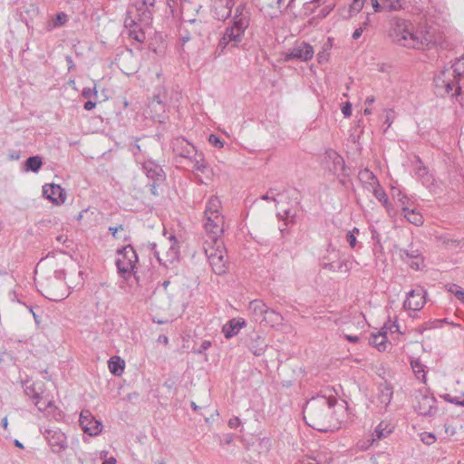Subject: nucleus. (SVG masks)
<instances>
[{
    "mask_svg": "<svg viewBox=\"0 0 464 464\" xmlns=\"http://www.w3.org/2000/svg\"><path fill=\"white\" fill-rule=\"evenodd\" d=\"M359 179L367 185L368 188L371 187L374 188L375 186L380 185L377 177L368 169H364L359 172Z\"/></svg>",
    "mask_w": 464,
    "mask_h": 464,
    "instance_id": "c85d7f7f",
    "label": "nucleus"
},
{
    "mask_svg": "<svg viewBox=\"0 0 464 464\" xmlns=\"http://www.w3.org/2000/svg\"><path fill=\"white\" fill-rule=\"evenodd\" d=\"M393 426L391 425L390 423H385L382 421L375 428L373 436L376 437L378 440L384 439L393 431Z\"/></svg>",
    "mask_w": 464,
    "mask_h": 464,
    "instance_id": "473e14b6",
    "label": "nucleus"
},
{
    "mask_svg": "<svg viewBox=\"0 0 464 464\" xmlns=\"http://www.w3.org/2000/svg\"><path fill=\"white\" fill-rule=\"evenodd\" d=\"M414 396L416 401L414 409L418 414L429 417L436 414L438 411L436 406L437 400L433 394L430 393L429 388L422 387L417 390Z\"/></svg>",
    "mask_w": 464,
    "mask_h": 464,
    "instance_id": "0eeeda50",
    "label": "nucleus"
},
{
    "mask_svg": "<svg viewBox=\"0 0 464 464\" xmlns=\"http://www.w3.org/2000/svg\"><path fill=\"white\" fill-rule=\"evenodd\" d=\"M353 261L342 260L336 264L337 272L348 273L352 269Z\"/></svg>",
    "mask_w": 464,
    "mask_h": 464,
    "instance_id": "49530a36",
    "label": "nucleus"
},
{
    "mask_svg": "<svg viewBox=\"0 0 464 464\" xmlns=\"http://www.w3.org/2000/svg\"><path fill=\"white\" fill-rule=\"evenodd\" d=\"M43 196L54 205L64 203L66 198L65 190L56 184H45L43 186Z\"/></svg>",
    "mask_w": 464,
    "mask_h": 464,
    "instance_id": "f3484780",
    "label": "nucleus"
},
{
    "mask_svg": "<svg viewBox=\"0 0 464 464\" xmlns=\"http://www.w3.org/2000/svg\"><path fill=\"white\" fill-rule=\"evenodd\" d=\"M420 436V440L426 445H431L436 441V437L431 432H422Z\"/></svg>",
    "mask_w": 464,
    "mask_h": 464,
    "instance_id": "8fccbe9b",
    "label": "nucleus"
},
{
    "mask_svg": "<svg viewBox=\"0 0 464 464\" xmlns=\"http://www.w3.org/2000/svg\"><path fill=\"white\" fill-rule=\"evenodd\" d=\"M281 193L282 192L276 188H270L266 194L260 197V198L265 201H273L276 204H278L276 197L281 195Z\"/></svg>",
    "mask_w": 464,
    "mask_h": 464,
    "instance_id": "a19ab883",
    "label": "nucleus"
},
{
    "mask_svg": "<svg viewBox=\"0 0 464 464\" xmlns=\"http://www.w3.org/2000/svg\"><path fill=\"white\" fill-rule=\"evenodd\" d=\"M82 96L85 99H90L91 97L92 96H97V91H96V88H90V87H86V88H83L82 92Z\"/></svg>",
    "mask_w": 464,
    "mask_h": 464,
    "instance_id": "5fc2aeb1",
    "label": "nucleus"
},
{
    "mask_svg": "<svg viewBox=\"0 0 464 464\" xmlns=\"http://www.w3.org/2000/svg\"><path fill=\"white\" fill-rule=\"evenodd\" d=\"M65 276L66 273L63 269L55 270L53 272V276L52 277H49L48 279L52 280V283H54L57 285V287L59 289L64 290L65 288Z\"/></svg>",
    "mask_w": 464,
    "mask_h": 464,
    "instance_id": "4c0bfd02",
    "label": "nucleus"
},
{
    "mask_svg": "<svg viewBox=\"0 0 464 464\" xmlns=\"http://www.w3.org/2000/svg\"><path fill=\"white\" fill-rule=\"evenodd\" d=\"M224 4H222V6L225 7L224 12L222 13H217V18L218 20H226L231 15L232 7L235 5L234 0H223Z\"/></svg>",
    "mask_w": 464,
    "mask_h": 464,
    "instance_id": "ea45409f",
    "label": "nucleus"
},
{
    "mask_svg": "<svg viewBox=\"0 0 464 464\" xmlns=\"http://www.w3.org/2000/svg\"><path fill=\"white\" fill-rule=\"evenodd\" d=\"M246 29L247 27H246L244 23L239 24V25L232 23L230 26H227L218 44L216 49L217 55H221L228 49L238 47Z\"/></svg>",
    "mask_w": 464,
    "mask_h": 464,
    "instance_id": "39448f33",
    "label": "nucleus"
},
{
    "mask_svg": "<svg viewBox=\"0 0 464 464\" xmlns=\"http://www.w3.org/2000/svg\"><path fill=\"white\" fill-rule=\"evenodd\" d=\"M413 24L410 20L393 16L390 20L389 37L393 43L410 48L413 38Z\"/></svg>",
    "mask_w": 464,
    "mask_h": 464,
    "instance_id": "20e7f679",
    "label": "nucleus"
},
{
    "mask_svg": "<svg viewBox=\"0 0 464 464\" xmlns=\"http://www.w3.org/2000/svg\"><path fill=\"white\" fill-rule=\"evenodd\" d=\"M342 113L345 118L350 117L352 115V104L349 102H346L342 106Z\"/></svg>",
    "mask_w": 464,
    "mask_h": 464,
    "instance_id": "4d7b16f0",
    "label": "nucleus"
},
{
    "mask_svg": "<svg viewBox=\"0 0 464 464\" xmlns=\"http://www.w3.org/2000/svg\"><path fill=\"white\" fill-rule=\"evenodd\" d=\"M435 44V40L433 36L426 32L422 35H419L417 33H414L413 38L411 42L410 48L413 49H424L430 48Z\"/></svg>",
    "mask_w": 464,
    "mask_h": 464,
    "instance_id": "5701e85b",
    "label": "nucleus"
},
{
    "mask_svg": "<svg viewBox=\"0 0 464 464\" xmlns=\"http://www.w3.org/2000/svg\"><path fill=\"white\" fill-rule=\"evenodd\" d=\"M426 295L427 292L422 287L409 291L403 303V308L413 312L421 310L426 304Z\"/></svg>",
    "mask_w": 464,
    "mask_h": 464,
    "instance_id": "4468645a",
    "label": "nucleus"
},
{
    "mask_svg": "<svg viewBox=\"0 0 464 464\" xmlns=\"http://www.w3.org/2000/svg\"><path fill=\"white\" fill-rule=\"evenodd\" d=\"M364 0H353L350 5V12L359 13L363 7Z\"/></svg>",
    "mask_w": 464,
    "mask_h": 464,
    "instance_id": "3c124183",
    "label": "nucleus"
},
{
    "mask_svg": "<svg viewBox=\"0 0 464 464\" xmlns=\"http://www.w3.org/2000/svg\"><path fill=\"white\" fill-rule=\"evenodd\" d=\"M334 3H330V4L325 5L319 11L318 16L321 17V18L326 17L330 14V12L334 9Z\"/></svg>",
    "mask_w": 464,
    "mask_h": 464,
    "instance_id": "864d4df0",
    "label": "nucleus"
},
{
    "mask_svg": "<svg viewBox=\"0 0 464 464\" xmlns=\"http://www.w3.org/2000/svg\"><path fill=\"white\" fill-rule=\"evenodd\" d=\"M422 266H423V258L421 257V256H420L419 260H415V259L410 260V266L416 271L420 270Z\"/></svg>",
    "mask_w": 464,
    "mask_h": 464,
    "instance_id": "6e6d98bb",
    "label": "nucleus"
},
{
    "mask_svg": "<svg viewBox=\"0 0 464 464\" xmlns=\"http://www.w3.org/2000/svg\"><path fill=\"white\" fill-rule=\"evenodd\" d=\"M164 182H156L155 181H149L147 184V187L150 188V192L154 197H159L160 195V192L159 190V188L163 184Z\"/></svg>",
    "mask_w": 464,
    "mask_h": 464,
    "instance_id": "09e8293b",
    "label": "nucleus"
},
{
    "mask_svg": "<svg viewBox=\"0 0 464 464\" xmlns=\"http://www.w3.org/2000/svg\"><path fill=\"white\" fill-rule=\"evenodd\" d=\"M344 339L348 341L349 343H356L359 342L360 338L357 335H352V334H344Z\"/></svg>",
    "mask_w": 464,
    "mask_h": 464,
    "instance_id": "338daca9",
    "label": "nucleus"
},
{
    "mask_svg": "<svg viewBox=\"0 0 464 464\" xmlns=\"http://www.w3.org/2000/svg\"><path fill=\"white\" fill-rule=\"evenodd\" d=\"M150 6L143 5L141 4L140 6H138L135 10L134 16H136L139 24L140 25L142 31L145 32V29L149 27L152 22V11L150 9Z\"/></svg>",
    "mask_w": 464,
    "mask_h": 464,
    "instance_id": "6ab92c4d",
    "label": "nucleus"
},
{
    "mask_svg": "<svg viewBox=\"0 0 464 464\" xmlns=\"http://www.w3.org/2000/svg\"><path fill=\"white\" fill-rule=\"evenodd\" d=\"M246 24V27L249 25V12L246 8L245 4H240L235 10V14L232 18V23L239 25V23Z\"/></svg>",
    "mask_w": 464,
    "mask_h": 464,
    "instance_id": "bb28decb",
    "label": "nucleus"
},
{
    "mask_svg": "<svg viewBox=\"0 0 464 464\" xmlns=\"http://www.w3.org/2000/svg\"><path fill=\"white\" fill-rule=\"evenodd\" d=\"M43 160L40 156H31L24 161V169L37 173L42 168Z\"/></svg>",
    "mask_w": 464,
    "mask_h": 464,
    "instance_id": "2f4dec72",
    "label": "nucleus"
},
{
    "mask_svg": "<svg viewBox=\"0 0 464 464\" xmlns=\"http://www.w3.org/2000/svg\"><path fill=\"white\" fill-rule=\"evenodd\" d=\"M23 388L26 396L34 400V405L38 408V410L43 411L44 409L40 406L41 395L35 391L34 385L29 384L28 382H25L23 383Z\"/></svg>",
    "mask_w": 464,
    "mask_h": 464,
    "instance_id": "72a5a7b5",
    "label": "nucleus"
},
{
    "mask_svg": "<svg viewBox=\"0 0 464 464\" xmlns=\"http://www.w3.org/2000/svg\"><path fill=\"white\" fill-rule=\"evenodd\" d=\"M443 398L444 401L450 402V403H453L455 405H459L460 406V402L461 401H459L458 398L456 397H451L450 394H444L441 396Z\"/></svg>",
    "mask_w": 464,
    "mask_h": 464,
    "instance_id": "13d9d810",
    "label": "nucleus"
},
{
    "mask_svg": "<svg viewBox=\"0 0 464 464\" xmlns=\"http://www.w3.org/2000/svg\"><path fill=\"white\" fill-rule=\"evenodd\" d=\"M171 148L176 155V162L181 163V159H186L193 164V168L201 172L206 173L209 168L206 162L204 155L198 152L196 148L183 137H177L171 141Z\"/></svg>",
    "mask_w": 464,
    "mask_h": 464,
    "instance_id": "f03ea898",
    "label": "nucleus"
},
{
    "mask_svg": "<svg viewBox=\"0 0 464 464\" xmlns=\"http://www.w3.org/2000/svg\"><path fill=\"white\" fill-rule=\"evenodd\" d=\"M208 141L211 145H213L216 148H222L224 146L222 140L215 134L209 135Z\"/></svg>",
    "mask_w": 464,
    "mask_h": 464,
    "instance_id": "603ef678",
    "label": "nucleus"
},
{
    "mask_svg": "<svg viewBox=\"0 0 464 464\" xmlns=\"http://www.w3.org/2000/svg\"><path fill=\"white\" fill-rule=\"evenodd\" d=\"M68 21V15L63 13H58L53 20V27H60L64 25Z\"/></svg>",
    "mask_w": 464,
    "mask_h": 464,
    "instance_id": "c03bdc74",
    "label": "nucleus"
},
{
    "mask_svg": "<svg viewBox=\"0 0 464 464\" xmlns=\"http://www.w3.org/2000/svg\"><path fill=\"white\" fill-rule=\"evenodd\" d=\"M138 261V255L131 245L117 249L115 261L117 272L125 280H129L133 276L136 281L139 282L135 271Z\"/></svg>",
    "mask_w": 464,
    "mask_h": 464,
    "instance_id": "7ed1b4c3",
    "label": "nucleus"
},
{
    "mask_svg": "<svg viewBox=\"0 0 464 464\" xmlns=\"http://www.w3.org/2000/svg\"><path fill=\"white\" fill-rule=\"evenodd\" d=\"M42 286V295L53 302H60L67 297L66 289L62 290L57 287V285L52 283V280L46 278L44 283L41 284Z\"/></svg>",
    "mask_w": 464,
    "mask_h": 464,
    "instance_id": "a211bd4d",
    "label": "nucleus"
},
{
    "mask_svg": "<svg viewBox=\"0 0 464 464\" xmlns=\"http://www.w3.org/2000/svg\"><path fill=\"white\" fill-rule=\"evenodd\" d=\"M450 72L451 76L454 78L461 79V77L464 75V57L461 56L459 58H457L453 64L451 65Z\"/></svg>",
    "mask_w": 464,
    "mask_h": 464,
    "instance_id": "e433bc0d",
    "label": "nucleus"
},
{
    "mask_svg": "<svg viewBox=\"0 0 464 464\" xmlns=\"http://www.w3.org/2000/svg\"><path fill=\"white\" fill-rule=\"evenodd\" d=\"M372 193L374 197L382 203V205H388L389 199L388 197L384 191V189L381 187V185L375 186L374 188H372Z\"/></svg>",
    "mask_w": 464,
    "mask_h": 464,
    "instance_id": "79ce46f5",
    "label": "nucleus"
},
{
    "mask_svg": "<svg viewBox=\"0 0 464 464\" xmlns=\"http://www.w3.org/2000/svg\"><path fill=\"white\" fill-rule=\"evenodd\" d=\"M247 347L254 355L261 356L265 353L267 344L262 336L255 334L254 336H251L247 341Z\"/></svg>",
    "mask_w": 464,
    "mask_h": 464,
    "instance_id": "4be33fe9",
    "label": "nucleus"
},
{
    "mask_svg": "<svg viewBox=\"0 0 464 464\" xmlns=\"http://www.w3.org/2000/svg\"><path fill=\"white\" fill-rule=\"evenodd\" d=\"M359 234V228L353 227V230L348 231L346 235V241L352 248H355L357 245L356 235Z\"/></svg>",
    "mask_w": 464,
    "mask_h": 464,
    "instance_id": "37998d69",
    "label": "nucleus"
},
{
    "mask_svg": "<svg viewBox=\"0 0 464 464\" xmlns=\"http://www.w3.org/2000/svg\"><path fill=\"white\" fill-rule=\"evenodd\" d=\"M411 368L413 372L415 373L416 377L420 380L422 383L427 382V376L425 372V365H423L419 360L412 361L411 362Z\"/></svg>",
    "mask_w": 464,
    "mask_h": 464,
    "instance_id": "f704fd0d",
    "label": "nucleus"
},
{
    "mask_svg": "<svg viewBox=\"0 0 464 464\" xmlns=\"http://www.w3.org/2000/svg\"><path fill=\"white\" fill-rule=\"evenodd\" d=\"M106 451L101 452V458L104 459L102 464H116V459L114 457L106 458Z\"/></svg>",
    "mask_w": 464,
    "mask_h": 464,
    "instance_id": "bf43d9fd",
    "label": "nucleus"
},
{
    "mask_svg": "<svg viewBox=\"0 0 464 464\" xmlns=\"http://www.w3.org/2000/svg\"><path fill=\"white\" fill-rule=\"evenodd\" d=\"M322 267L324 269H328L330 271H334V272H336V265L334 264V262H327V263H323L322 264Z\"/></svg>",
    "mask_w": 464,
    "mask_h": 464,
    "instance_id": "0e129e2a",
    "label": "nucleus"
},
{
    "mask_svg": "<svg viewBox=\"0 0 464 464\" xmlns=\"http://www.w3.org/2000/svg\"><path fill=\"white\" fill-rule=\"evenodd\" d=\"M169 240L173 243L171 244L168 255L170 256L171 259H176L179 256V247L176 246L177 239L175 236H170Z\"/></svg>",
    "mask_w": 464,
    "mask_h": 464,
    "instance_id": "a18cd8bd",
    "label": "nucleus"
},
{
    "mask_svg": "<svg viewBox=\"0 0 464 464\" xmlns=\"http://www.w3.org/2000/svg\"><path fill=\"white\" fill-rule=\"evenodd\" d=\"M184 21L191 26L190 32L195 35L201 36L208 31L207 23L203 22L201 19L190 18Z\"/></svg>",
    "mask_w": 464,
    "mask_h": 464,
    "instance_id": "cd10ccee",
    "label": "nucleus"
},
{
    "mask_svg": "<svg viewBox=\"0 0 464 464\" xmlns=\"http://www.w3.org/2000/svg\"><path fill=\"white\" fill-rule=\"evenodd\" d=\"M42 433L44 435V438L53 452L60 453L67 449V438L60 430L45 429Z\"/></svg>",
    "mask_w": 464,
    "mask_h": 464,
    "instance_id": "ddd939ff",
    "label": "nucleus"
},
{
    "mask_svg": "<svg viewBox=\"0 0 464 464\" xmlns=\"http://www.w3.org/2000/svg\"><path fill=\"white\" fill-rule=\"evenodd\" d=\"M404 218L414 226H421L424 222L422 215L416 209H410V208H403Z\"/></svg>",
    "mask_w": 464,
    "mask_h": 464,
    "instance_id": "c756f323",
    "label": "nucleus"
},
{
    "mask_svg": "<svg viewBox=\"0 0 464 464\" xmlns=\"http://www.w3.org/2000/svg\"><path fill=\"white\" fill-rule=\"evenodd\" d=\"M220 207V201L217 197H211L207 203L206 208H205V217L208 216H214L215 214H220L219 208Z\"/></svg>",
    "mask_w": 464,
    "mask_h": 464,
    "instance_id": "c9c22d12",
    "label": "nucleus"
},
{
    "mask_svg": "<svg viewBox=\"0 0 464 464\" xmlns=\"http://www.w3.org/2000/svg\"><path fill=\"white\" fill-rule=\"evenodd\" d=\"M371 234H372V239L375 242V244L380 245L381 244V236L377 232V230L375 228H372Z\"/></svg>",
    "mask_w": 464,
    "mask_h": 464,
    "instance_id": "e2e57ef3",
    "label": "nucleus"
},
{
    "mask_svg": "<svg viewBox=\"0 0 464 464\" xmlns=\"http://www.w3.org/2000/svg\"><path fill=\"white\" fill-rule=\"evenodd\" d=\"M246 325L243 318H233L225 324L222 327V333L227 339L236 336L240 329Z\"/></svg>",
    "mask_w": 464,
    "mask_h": 464,
    "instance_id": "aec40b11",
    "label": "nucleus"
},
{
    "mask_svg": "<svg viewBox=\"0 0 464 464\" xmlns=\"http://www.w3.org/2000/svg\"><path fill=\"white\" fill-rule=\"evenodd\" d=\"M204 251L214 273L217 275L225 274L227 270V261L223 241L209 243L208 240H206L204 243Z\"/></svg>",
    "mask_w": 464,
    "mask_h": 464,
    "instance_id": "423d86ee",
    "label": "nucleus"
},
{
    "mask_svg": "<svg viewBox=\"0 0 464 464\" xmlns=\"http://www.w3.org/2000/svg\"><path fill=\"white\" fill-rule=\"evenodd\" d=\"M394 198H397L398 199V202L401 208V210L403 211V208H409L408 205H409V202H410V198L401 193V190H398V193L397 195H393Z\"/></svg>",
    "mask_w": 464,
    "mask_h": 464,
    "instance_id": "de8ad7c7",
    "label": "nucleus"
},
{
    "mask_svg": "<svg viewBox=\"0 0 464 464\" xmlns=\"http://www.w3.org/2000/svg\"><path fill=\"white\" fill-rule=\"evenodd\" d=\"M325 154L326 158L332 162L330 171L336 175L340 182L344 185V179L350 176V171L343 158L334 150H327Z\"/></svg>",
    "mask_w": 464,
    "mask_h": 464,
    "instance_id": "9b49d317",
    "label": "nucleus"
},
{
    "mask_svg": "<svg viewBox=\"0 0 464 464\" xmlns=\"http://www.w3.org/2000/svg\"><path fill=\"white\" fill-rule=\"evenodd\" d=\"M79 423L84 433L90 436L99 435L103 428L102 421L96 420L89 410H82L81 411Z\"/></svg>",
    "mask_w": 464,
    "mask_h": 464,
    "instance_id": "f8f14e48",
    "label": "nucleus"
},
{
    "mask_svg": "<svg viewBox=\"0 0 464 464\" xmlns=\"http://www.w3.org/2000/svg\"><path fill=\"white\" fill-rule=\"evenodd\" d=\"M108 363L110 372L114 376H121L122 374L125 366L124 360L121 359L119 356H114L109 360Z\"/></svg>",
    "mask_w": 464,
    "mask_h": 464,
    "instance_id": "7c9ffc66",
    "label": "nucleus"
},
{
    "mask_svg": "<svg viewBox=\"0 0 464 464\" xmlns=\"http://www.w3.org/2000/svg\"><path fill=\"white\" fill-rule=\"evenodd\" d=\"M249 311L256 322L262 324L266 316L268 306L262 300L256 299L249 303Z\"/></svg>",
    "mask_w": 464,
    "mask_h": 464,
    "instance_id": "412c9836",
    "label": "nucleus"
},
{
    "mask_svg": "<svg viewBox=\"0 0 464 464\" xmlns=\"http://www.w3.org/2000/svg\"><path fill=\"white\" fill-rule=\"evenodd\" d=\"M283 322L284 317L281 315V314L268 307L263 323H265L266 325H269L271 327H278L283 325Z\"/></svg>",
    "mask_w": 464,
    "mask_h": 464,
    "instance_id": "393cba45",
    "label": "nucleus"
},
{
    "mask_svg": "<svg viewBox=\"0 0 464 464\" xmlns=\"http://www.w3.org/2000/svg\"><path fill=\"white\" fill-rule=\"evenodd\" d=\"M392 395L393 389L392 384L385 381L378 385V400L385 407L391 403Z\"/></svg>",
    "mask_w": 464,
    "mask_h": 464,
    "instance_id": "b1692460",
    "label": "nucleus"
},
{
    "mask_svg": "<svg viewBox=\"0 0 464 464\" xmlns=\"http://www.w3.org/2000/svg\"><path fill=\"white\" fill-rule=\"evenodd\" d=\"M372 6L374 10V12L379 13L382 12L383 9V3L380 4L379 0H371Z\"/></svg>",
    "mask_w": 464,
    "mask_h": 464,
    "instance_id": "052dcab7",
    "label": "nucleus"
},
{
    "mask_svg": "<svg viewBox=\"0 0 464 464\" xmlns=\"http://www.w3.org/2000/svg\"><path fill=\"white\" fill-rule=\"evenodd\" d=\"M241 421L238 417H233L228 420V426L232 429H236L240 425Z\"/></svg>",
    "mask_w": 464,
    "mask_h": 464,
    "instance_id": "680f3d73",
    "label": "nucleus"
},
{
    "mask_svg": "<svg viewBox=\"0 0 464 464\" xmlns=\"http://www.w3.org/2000/svg\"><path fill=\"white\" fill-rule=\"evenodd\" d=\"M459 81L460 79L451 76L450 70L442 71L434 79L437 88H443L446 94L451 93L452 96L456 97L460 95L462 90Z\"/></svg>",
    "mask_w": 464,
    "mask_h": 464,
    "instance_id": "1a4fd4ad",
    "label": "nucleus"
},
{
    "mask_svg": "<svg viewBox=\"0 0 464 464\" xmlns=\"http://www.w3.org/2000/svg\"><path fill=\"white\" fill-rule=\"evenodd\" d=\"M369 343L379 352H383L387 347V333L372 334L369 337Z\"/></svg>",
    "mask_w": 464,
    "mask_h": 464,
    "instance_id": "a878e982",
    "label": "nucleus"
},
{
    "mask_svg": "<svg viewBox=\"0 0 464 464\" xmlns=\"http://www.w3.org/2000/svg\"><path fill=\"white\" fill-rule=\"evenodd\" d=\"M335 397L317 396L312 398L306 404L304 413L306 423L320 432H334L341 428V423L334 418V407L336 405Z\"/></svg>",
    "mask_w": 464,
    "mask_h": 464,
    "instance_id": "f257e3e1",
    "label": "nucleus"
},
{
    "mask_svg": "<svg viewBox=\"0 0 464 464\" xmlns=\"http://www.w3.org/2000/svg\"><path fill=\"white\" fill-rule=\"evenodd\" d=\"M314 50L311 44L305 42L296 41L293 47L289 48L284 53V61L290 62L297 60L301 62H308L314 57Z\"/></svg>",
    "mask_w": 464,
    "mask_h": 464,
    "instance_id": "6e6552de",
    "label": "nucleus"
},
{
    "mask_svg": "<svg viewBox=\"0 0 464 464\" xmlns=\"http://www.w3.org/2000/svg\"><path fill=\"white\" fill-rule=\"evenodd\" d=\"M124 27L128 29L130 38L138 43H143L146 40L145 32L142 31L133 12L128 10L124 18Z\"/></svg>",
    "mask_w": 464,
    "mask_h": 464,
    "instance_id": "2eb2a0df",
    "label": "nucleus"
},
{
    "mask_svg": "<svg viewBox=\"0 0 464 464\" xmlns=\"http://www.w3.org/2000/svg\"><path fill=\"white\" fill-rule=\"evenodd\" d=\"M122 229H123V226L122 225H119L118 227H109V231L111 232V236L114 238H117V232L119 230H122Z\"/></svg>",
    "mask_w": 464,
    "mask_h": 464,
    "instance_id": "69168bd1",
    "label": "nucleus"
},
{
    "mask_svg": "<svg viewBox=\"0 0 464 464\" xmlns=\"http://www.w3.org/2000/svg\"><path fill=\"white\" fill-rule=\"evenodd\" d=\"M142 170L149 181L165 182L166 173L162 167L155 160L149 159L142 162Z\"/></svg>",
    "mask_w": 464,
    "mask_h": 464,
    "instance_id": "dca6fc26",
    "label": "nucleus"
},
{
    "mask_svg": "<svg viewBox=\"0 0 464 464\" xmlns=\"http://www.w3.org/2000/svg\"><path fill=\"white\" fill-rule=\"evenodd\" d=\"M205 218L204 227L210 240L209 243L222 241L220 237L224 232V217L221 214H215Z\"/></svg>",
    "mask_w": 464,
    "mask_h": 464,
    "instance_id": "9d476101",
    "label": "nucleus"
},
{
    "mask_svg": "<svg viewBox=\"0 0 464 464\" xmlns=\"http://www.w3.org/2000/svg\"><path fill=\"white\" fill-rule=\"evenodd\" d=\"M455 296L458 300H459L460 302H462L464 304V290L463 289L460 288L459 290H456Z\"/></svg>",
    "mask_w": 464,
    "mask_h": 464,
    "instance_id": "774afa93",
    "label": "nucleus"
},
{
    "mask_svg": "<svg viewBox=\"0 0 464 464\" xmlns=\"http://www.w3.org/2000/svg\"><path fill=\"white\" fill-rule=\"evenodd\" d=\"M400 256L402 260L410 262V260L412 259L419 260L421 253L419 249H413L411 247V249H401Z\"/></svg>",
    "mask_w": 464,
    "mask_h": 464,
    "instance_id": "58836bf2",
    "label": "nucleus"
}]
</instances>
